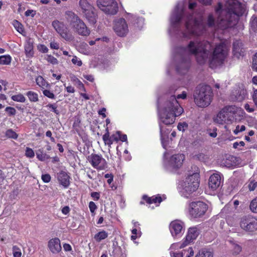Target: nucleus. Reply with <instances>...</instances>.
<instances>
[{"mask_svg": "<svg viewBox=\"0 0 257 257\" xmlns=\"http://www.w3.org/2000/svg\"><path fill=\"white\" fill-rule=\"evenodd\" d=\"M228 51L227 46L223 43L213 47L207 41H190L186 48H178L176 50L175 57L179 59L176 66L177 71L184 73L188 69L189 54L194 55L197 62L200 64L208 62L212 68L221 66L227 58Z\"/></svg>", "mask_w": 257, "mask_h": 257, "instance_id": "nucleus-1", "label": "nucleus"}, {"mask_svg": "<svg viewBox=\"0 0 257 257\" xmlns=\"http://www.w3.org/2000/svg\"><path fill=\"white\" fill-rule=\"evenodd\" d=\"M196 6V3L190 2L188 14H187L185 11V2H179L170 17L169 32L173 33L179 31L185 25V30L182 32L183 37L190 39L202 34L206 29V25L203 22L202 13L194 12Z\"/></svg>", "mask_w": 257, "mask_h": 257, "instance_id": "nucleus-2", "label": "nucleus"}, {"mask_svg": "<svg viewBox=\"0 0 257 257\" xmlns=\"http://www.w3.org/2000/svg\"><path fill=\"white\" fill-rule=\"evenodd\" d=\"M186 97L187 93L183 91L177 96L174 95H171L162 103L158 105L161 139L164 148H166V139H167L169 134V130L166 129L165 126L173 124L176 117L180 116L184 111L177 99H185Z\"/></svg>", "mask_w": 257, "mask_h": 257, "instance_id": "nucleus-3", "label": "nucleus"}, {"mask_svg": "<svg viewBox=\"0 0 257 257\" xmlns=\"http://www.w3.org/2000/svg\"><path fill=\"white\" fill-rule=\"evenodd\" d=\"M244 6L237 0H227L224 6L218 3L215 9L218 15L216 22L212 15L208 16L207 26L225 29L232 27L237 24L238 18L245 13Z\"/></svg>", "mask_w": 257, "mask_h": 257, "instance_id": "nucleus-4", "label": "nucleus"}, {"mask_svg": "<svg viewBox=\"0 0 257 257\" xmlns=\"http://www.w3.org/2000/svg\"><path fill=\"white\" fill-rule=\"evenodd\" d=\"M199 185V175L197 173L188 175L178 185V189L182 196L188 198L196 191Z\"/></svg>", "mask_w": 257, "mask_h": 257, "instance_id": "nucleus-5", "label": "nucleus"}, {"mask_svg": "<svg viewBox=\"0 0 257 257\" xmlns=\"http://www.w3.org/2000/svg\"><path fill=\"white\" fill-rule=\"evenodd\" d=\"M67 21L72 30L81 36L87 37L90 34V29L85 23L73 12H66Z\"/></svg>", "mask_w": 257, "mask_h": 257, "instance_id": "nucleus-6", "label": "nucleus"}, {"mask_svg": "<svg viewBox=\"0 0 257 257\" xmlns=\"http://www.w3.org/2000/svg\"><path fill=\"white\" fill-rule=\"evenodd\" d=\"M195 104L200 107L208 106L212 101L213 92L208 85L197 87L193 95Z\"/></svg>", "mask_w": 257, "mask_h": 257, "instance_id": "nucleus-7", "label": "nucleus"}, {"mask_svg": "<svg viewBox=\"0 0 257 257\" xmlns=\"http://www.w3.org/2000/svg\"><path fill=\"white\" fill-rule=\"evenodd\" d=\"M208 205L202 201L189 203L186 207V212L193 218L202 217L208 210Z\"/></svg>", "mask_w": 257, "mask_h": 257, "instance_id": "nucleus-8", "label": "nucleus"}, {"mask_svg": "<svg viewBox=\"0 0 257 257\" xmlns=\"http://www.w3.org/2000/svg\"><path fill=\"white\" fill-rule=\"evenodd\" d=\"M185 160V156L183 154H176L171 155L165 163V167L172 172H176L182 166Z\"/></svg>", "mask_w": 257, "mask_h": 257, "instance_id": "nucleus-9", "label": "nucleus"}, {"mask_svg": "<svg viewBox=\"0 0 257 257\" xmlns=\"http://www.w3.org/2000/svg\"><path fill=\"white\" fill-rule=\"evenodd\" d=\"M52 25L60 36L67 41L74 40V37L66 25L58 20H55Z\"/></svg>", "mask_w": 257, "mask_h": 257, "instance_id": "nucleus-10", "label": "nucleus"}, {"mask_svg": "<svg viewBox=\"0 0 257 257\" xmlns=\"http://www.w3.org/2000/svg\"><path fill=\"white\" fill-rule=\"evenodd\" d=\"M98 7L104 13L115 15L118 10V4L115 0H97Z\"/></svg>", "mask_w": 257, "mask_h": 257, "instance_id": "nucleus-11", "label": "nucleus"}, {"mask_svg": "<svg viewBox=\"0 0 257 257\" xmlns=\"http://www.w3.org/2000/svg\"><path fill=\"white\" fill-rule=\"evenodd\" d=\"M79 6L88 22L94 24L96 22V13L93 7L87 0H80Z\"/></svg>", "mask_w": 257, "mask_h": 257, "instance_id": "nucleus-12", "label": "nucleus"}, {"mask_svg": "<svg viewBox=\"0 0 257 257\" xmlns=\"http://www.w3.org/2000/svg\"><path fill=\"white\" fill-rule=\"evenodd\" d=\"M239 226L246 232H253L257 230V219L250 215L244 216L240 219Z\"/></svg>", "mask_w": 257, "mask_h": 257, "instance_id": "nucleus-13", "label": "nucleus"}, {"mask_svg": "<svg viewBox=\"0 0 257 257\" xmlns=\"http://www.w3.org/2000/svg\"><path fill=\"white\" fill-rule=\"evenodd\" d=\"M232 117L228 112L227 106L222 108L216 115H214L212 119L213 122L219 125L230 124L233 123Z\"/></svg>", "mask_w": 257, "mask_h": 257, "instance_id": "nucleus-14", "label": "nucleus"}, {"mask_svg": "<svg viewBox=\"0 0 257 257\" xmlns=\"http://www.w3.org/2000/svg\"><path fill=\"white\" fill-rule=\"evenodd\" d=\"M113 30L117 35L123 37L128 32V24L123 18H118L113 21Z\"/></svg>", "mask_w": 257, "mask_h": 257, "instance_id": "nucleus-15", "label": "nucleus"}, {"mask_svg": "<svg viewBox=\"0 0 257 257\" xmlns=\"http://www.w3.org/2000/svg\"><path fill=\"white\" fill-rule=\"evenodd\" d=\"M185 228L184 222L180 220L172 221L169 226L171 234L174 238L181 236L185 231Z\"/></svg>", "mask_w": 257, "mask_h": 257, "instance_id": "nucleus-16", "label": "nucleus"}, {"mask_svg": "<svg viewBox=\"0 0 257 257\" xmlns=\"http://www.w3.org/2000/svg\"><path fill=\"white\" fill-rule=\"evenodd\" d=\"M88 161L92 166L98 170H103L107 167L106 161L101 156L91 154L88 157Z\"/></svg>", "mask_w": 257, "mask_h": 257, "instance_id": "nucleus-17", "label": "nucleus"}, {"mask_svg": "<svg viewBox=\"0 0 257 257\" xmlns=\"http://www.w3.org/2000/svg\"><path fill=\"white\" fill-rule=\"evenodd\" d=\"M222 183L221 175L218 173H215L210 176L208 181V189L212 194L221 186Z\"/></svg>", "mask_w": 257, "mask_h": 257, "instance_id": "nucleus-18", "label": "nucleus"}, {"mask_svg": "<svg viewBox=\"0 0 257 257\" xmlns=\"http://www.w3.org/2000/svg\"><path fill=\"white\" fill-rule=\"evenodd\" d=\"M227 107L228 112L232 117L233 123L234 121H239L244 118L245 112L241 108L234 105H228Z\"/></svg>", "mask_w": 257, "mask_h": 257, "instance_id": "nucleus-19", "label": "nucleus"}, {"mask_svg": "<svg viewBox=\"0 0 257 257\" xmlns=\"http://www.w3.org/2000/svg\"><path fill=\"white\" fill-rule=\"evenodd\" d=\"M47 247L50 251L55 254L59 253L62 250L60 240L57 237L50 239L48 242Z\"/></svg>", "mask_w": 257, "mask_h": 257, "instance_id": "nucleus-20", "label": "nucleus"}, {"mask_svg": "<svg viewBox=\"0 0 257 257\" xmlns=\"http://www.w3.org/2000/svg\"><path fill=\"white\" fill-rule=\"evenodd\" d=\"M57 180L60 185L64 188H67L70 185V176L64 171H60L57 174Z\"/></svg>", "mask_w": 257, "mask_h": 257, "instance_id": "nucleus-21", "label": "nucleus"}, {"mask_svg": "<svg viewBox=\"0 0 257 257\" xmlns=\"http://www.w3.org/2000/svg\"><path fill=\"white\" fill-rule=\"evenodd\" d=\"M199 234L198 229L196 227H190L188 229L184 242L187 245L196 239Z\"/></svg>", "mask_w": 257, "mask_h": 257, "instance_id": "nucleus-22", "label": "nucleus"}, {"mask_svg": "<svg viewBox=\"0 0 257 257\" xmlns=\"http://www.w3.org/2000/svg\"><path fill=\"white\" fill-rule=\"evenodd\" d=\"M239 159L232 155H227L222 161V164L227 168L234 167L238 165Z\"/></svg>", "mask_w": 257, "mask_h": 257, "instance_id": "nucleus-23", "label": "nucleus"}, {"mask_svg": "<svg viewBox=\"0 0 257 257\" xmlns=\"http://www.w3.org/2000/svg\"><path fill=\"white\" fill-rule=\"evenodd\" d=\"M233 53L234 56L237 58L242 57L244 54V51L242 48V44L238 41H236L233 45Z\"/></svg>", "mask_w": 257, "mask_h": 257, "instance_id": "nucleus-24", "label": "nucleus"}, {"mask_svg": "<svg viewBox=\"0 0 257 257\" xmlns=\"http://www.w3.org/2000/svg\"><path fill=\"white\" fill-rule=\"evenodd\" d=\"M143 198L144 200H146L148 203L150 204L152 203L155 204L156 206H158L159 205V204H160L162 201V198L160 196L149 197L146 195H144Z\"/></svg>", "mask_w": 257, "mask_h": 257, "instance_id": "nucleus-25", "label": "nucleus"}, {"mask_svg": "<svg viewBox=\"0 0 257 257\" xmlns=\"http://www.w3.org/2000/svg\"><path fill=\"white\" fill-rule=\"evenodd\" d=\"M235 99L238 101H241L245 98L247 95V91L244 88H239L234 92Z\"/></svg>", "mask_w": 257, "mask_h": 257, "instance_id": "nucleus-26", "label": "nucleus"}, {"mask_svg": "<svg viewBox=\"0 0 257 257\" xmlns=\"http://www.w3.org/2000/svg\"><path fill=\"white\" fill-rule=\"evenodd\" d=\"M36 82L41 87L42 90L45 88H50V84L41 76H39L36 78Z\"/></svg>", "mask_w": 257, "mask_h": 257, "instance_id": "nucleus-27", "label": "nucleus"}, {"mask_svg": "<svg viewBox=\"0 0 257 257\" xmlns=\"http://www.w3.org/2000/svg\"><path fill=\"white\" fill-rule=\"evenodd\" d=\"M213 253L212 251L207 249H202L200 250L195 255V257H213Z\"/></svg>", "mask_w": 257, "mask_h": 257, "instance_id": "nucleus-28", "label": "nucleus"}, {"mask_svg": "<svg viewBox=\"0 0 257 257\" xmlns=\"http://www.w3.org/2000/svg\"><path fill=\"white\" fill-rule=\"evenodd\" d=\"M108 236V233L105 231L102 230L96 233L94 235V239L97 242H100L102 240H103L107 238Z\"/></svg>", "mask_w": 257, "mask_h": 257, "instance_id": "nucleus-29", "label": "nucleus"}, {"mask_svg": "<svg viewBox=\"0 0 257 257\" xmlns=\"http://www.w3.org/2000/svg\"><path fill=\"white\" fill-rule=\"evenodd\" d=\"M29 100L31 102H36L39 100L38 94L32 91H29L26 93Z\"/></svg>", "mask_w": 257, "mask_h": 257, "instance_id": "nucleus-30", "label": "nucleus"}, {"mask_svg": "<svg viewBox=\"0 0 257 257\" xmlns=\"http://www.w3.org/2000/svg\"><path fill=\"white\" fill-rule=\"evenodd\" d=\"M12 58L10 55H2L0 56V65H9L11 63Z\"/></svg>", "mask_w": 257, "mask_h": 257, "instance_id": "nucleus-31", "label": "nucleus"}, {"mask_svg": "<svg viewBox=\"0 0 257 257\" xmlns=\"http://www.w3.org/2000/svg\"><path fill=\"white\" fill-rule=\"evenodd\" d=\"M33 45L32 43L28 42L25 46V53L27 56H32L33 55Z\"/></svg>", "mask_w": 257, "mask_h": 257, "instance_id": "nucleus-32", "label": "nucleus"}, {"mask_svg": "<svg viewBox=\"0 0 257 257\" xmlns=\"http://www.w3.org/2000/svg\"><path fill=\"white\" fill-rule=\"evenodd\" d=\"M13 100L20 102H25L26 99L23 94L21 93H18L16 95H13L11 97Z\"/></svg>", "mask_w": 257, "mask_h": 257, "instance_id": "nucleus-33", "label": "nucleus"}, {"mask_svg": "<svg viewBox=\"0 0 257 257\" xmlns=\"http://www.w3.org/2000/svg\"><path fill=\"white\" fill-rule=\"evenodd\" d=\"M13 25L15 27V29L20 34H23L24 32L22 25L18 21H13Z\"/></svg>", "mask_w": 257, "mask_h": 257, "instance_id": "nucleus-34", "label": "nucleus"}, {"mask_svg": "<svg viewBox=\"0 0 257 257\" xmlns=\"http://www.w3.org/2000/svg\"><path fill=\"white\" fill-rule=\"evenodd\" d=\"M36 155L37 158L41 161H45L50 158V156L46 154H44L43 152L39 150L37 153Z\"/></svg>", "mask_w": 257, "mask_h": 257, "instance_id": "nucleus-35", "label": "nucleus"}, {"mask_svg": "<svg viewBox=\"0 0 257 257\" xmlns=\"http://www.w3.org/2000/svg\"><path fill=\"white\" fill-rule=\"evenodd\" d=\"M187 246L186 243L183 240L182 242L174 243L171 244L170 249L172 250H175L182 248Z\"/></svg>", "mask_w": 257, "mask_h": 257, "instance_id": "nucleus-36", "label": "nucleus"}, {"mask_svg": "<svg viewBox=\"0 0 257 257\" xmlns=\"http://www.w3.org/2000/svg\"><path fill=\"white\" fill-rule=\"evenodd\" d=\"M249 208L252 212L257 213V196L250 202Z\"/></svg>", "mask_w": 257, "mask_h": 257, "instance_id": "nucleus-37", "label": "nucleus"}, {"mask_svg": "<svg viewBox=\"0 0 257 257\" xmlns=\"http://www.w3.org/2000/svg\"><path fill=\"white\" fill-rule=\"evenodd\" d=\"M42 92L45 96L52 99H55V95L54 93L50 90L47 89V88H45L42 90Z\"/></svg>", "mask_w": 257, "mask_h": 257, "instance_id": "nucleus-38", "label": "nucleus"}, {"mask_svg": "<svg viewBox=\"0 0 257 257\" xmlns=\"http://www.w3.org/2000/svg\"><path fill=\"white\" fill-rule=\"evenodd\" d=\"M103 140L105 145L110 146L113 143V140H112L111 136L110 137L108 133H106L103 136Z\"/></svg>", "mask_w": 257, "mask_h": 257, "instance_id": "nucleus-39", "label": "nucleus"}, {"mask_svg": "<svg viewBox=\"0 0 257 257\" xmlns=\"http://www.w3.org/2000/svg\"><path fill=\"white\" fill-rule=\"evenodd\" d=\"M132 235L131 236V239L133 240H135L137 237H139L141 235V232L140 230H138L137 228H134L132 230Z\"/></svg>", "mask_w": 257, "mask_h": 257, "instance_id": "nucleus-40", "label": "nucleus"}, {"mask_svg": "<svg viewBox=\"0 0 257 257\" xmlns=\"http://www.w3.org/2000/svg\"><path fill=\"white\" fill-rule=\"evenodd\" d=\"M257 187V182H255L253 180H250L247 185V187L250 191L255 190Z\"/></svg>", "mask_w": 257, "mask_h": 257, "instance_id": "nucleus-41", "label": "nucleus"}, {"mask_svg": "<svg viewBox=\"0 0 257 257\" xmlns=\"http://www.w3.org/2000/svg\"><path fill=\"white\" fill-rule=\"evenodd\" d=\"M46 60L49 63L55 65L58 63L57 59L51 55H47L45 57Z\"/></svg>", "mask_w": 257, "mask_h": 257, "instance_id": "nucleus-42", "label": "nucleus"}, {"mask_svg": "<svg viewBox=\"0 0 257 257\" xmlns=\"http://www.w3.org/2000/svg\"><path fill=\"white\" fill-rule=\"evenodd\" d=\"M72 63L75 65L78 66H81L82 65V62L80 58L76 56H73L71 60Z\"/></svg>", "mask_w": 257, "mask_h": 257, "instance_id": "nucleus-43", "label": "nucleus"}, {"mask_svg": "<svg viewBox=\"0 0 257 257\" xmlns=\"http://www.w3.org/2000/svg\"><path fill=\"white\" fill-rule=\"evenodd\" d=\"M6 136L10 138L16 139L18 138V135L12 130H9L6 132Z\"/></svg>", "mask_w": 257, "mask_h": 257, "instance_id": "nucleus-44", "label": "nucleus"}, {"mask_svg": "<svg viewBox=\"0 0 257 257\" xmlns=\"http://www.w3.org/2000/svg\"><path fill=\"white\" fill-rule=\"evenodd\" d=\"M46 107L48 108L50 110L55 112L56 114H58L59 113V111L57 108V107L56 104L49 103L46 105Z\"/></svg>", "mask_w": 257, "mask_h": 257, "instance_id": "nucleus-45", "label": "nucleus"}, {"mask_svg": "<svg viewBox=\"0 0 257 257\" xmlns=\"http://www.w3.org/2000/svg\"><path fill=\"white\" fill-rule=\"evenodd\" d=\"M188 124L185 122H180L178 123L177 128L180 131L184 132L188 128Z\"/></svg>", "mask_w": 257, "mask_h": 257, "instance_id": "nucleus-46", "label": "nucleus"}, {"mask_svg": "<svg viewBox=\"0 0 257 257\" xmlns=\"http://www.w3.org/2000/svg\"><path fill=\"white\" fill-rule=\"evenodd\" d=\"M183 254L186 257H193L194 255V251L192 247H189L187 250H183Z\"/></svg>", "mask_w": 257, "mask_h": 257, "instance_id": "nucleus-47", "label": "nucleus"}, {"mask_svg": "<svg viewBox=\"0 0 257 257\" xmlns=\"http://www.w3.org/2000/svg\"><path fill=\"white\" fill-rule=\"evenodd\" d=\"M245 130V126L243 125L241 126L237 125L235 129L233 131V133L235 135H237L239 133L242 132Z\"/></svg>", "mask_w": 257, "mask_h": 257, "instance_id": "nucleus-48", "label": "nucleus"}, {"mask_svg": "<svg viewBox=\"0 0 257 257\" xmlns=\"http://www.w3.org/2000/svg\"><path fill=\"white\" fill-rule=\"evenodd\" d=\"M137 22L134 23L136 27L138 28H141L144 24V20L142 18L137 19Z\"/></svg>", "mask_w": 257, "mask_h": 257, "instance_id": "nucleus-49", "label": "nucleus"}, {"mask_svg": "<svg viewBox=\"0 0 257 257\" xmlns=\"http://www.w3.org/2000/svg\"><path fill=\"white\" fill-rule=\"evenodd\" d=\"M26 156L29 158H33L35 156V153L33 150L29 148H27L26 150Z\"/></svg>", "mask_w": 257, "mask_h": 257, "instance_id": "nucleus-50", "label": "nucleus"}, {"mask_svg": "<svg viewBox=\"0 0 257 257\" xmlns=\"http://www.w3.org/2000/svg\"><path fill=\"white\" fill-rule=\"evenodd\" d=\"M13 255L14 257H21L22 255L21 251L20 249L16 246L13 247Z\"/></svg>", "mask_w": 257, "mask_h": 257, "instance_id": "nucleus-51", "label": "nucleus"}, {"mask_svg": "<svg viewBox=\"0 0 257 257\" xmlns=\"http://www.w3.org/2000/svg\"><path fill=\"white\" fill-rule=\"evenodd\" d=\"M244 108L248 112H252L254 110L253 106L248 103H245L244 105Z\"/></svg>", "mask_w": 257, "mask_h": 257, "instance_id": "nucleus-52", "label": "nucleus"}, {"mask_svg": "<svg viewBox=\"0 0 257 257\" xmlns=\"http://www.w3.org/2000/svg\"><path fill=\"white\" fill-rule=\"evenodd\" d=\"M244 145H245V144H244V142H243V141H240L239 142H235L233 144V147L234 149H237L239 150H241V149H240V147H243L244 146Z\"/></svg>", "mask_w": 257, "mask_h": 257, "instance_id": "nucleus-53", "label": "nucleus"}, {"mask_svg": "<svg viewBox=\"0 0 257 257\" xmlns=\"http://www.w3.org/2000/svg\"><path fill=\"white\" fill-rule=\"evenodd\" d=\"M41 178L43 181L45 183H49L51 180V176L48 174L42 175Z\"/></svg>", "mask_w": 257, "mask_h": 257, "instance_id": "nucleus-54", "label": "nucleus"}, {"mask_svg": "<svg viewBox=\"0 0 257 257\" xmlns=\"http://www.w3.org/2000/svg\"><path fill=\"white\" fill-rule=\"evenodd\" d=\"M6 111L11 115H15L16 112V109L12 107H7Z\"/></svg>", "mask_w": 257, "mask_h": 257, "instance_id": "nucleus-55", "label": "nucleus"}, {"mask_svg": "<svg viewBox=\"0 0 257 257\" xmlns=\"http://www.w3.org/2000/svg\"><path fill=\"white\" fill-rule=\"evenodd\" d=\"M252 69L257 71V53L254 55L252 60Z\"/></svg>", "mask_w": 257, "mask_h": 257, "instance_id": "nucleus-56", "label": "nucleus"}, {"mask_svg": "<svg viewBox=\"0 0 257 257\" xmlns=\"http://www.w3.org/2000/svg\"><path fill=\"white\" fill-rule=\"evenodd\" d=\"M38 49L41 52L47 53L48 51V48L44 45H39L38 46Z\"/></svg>", "mask_w": 257, "mask_h": 257, "instance_id": "nucleus-57", "label": "nucleus"}, {"mask_svg": "<svg viewBox=\"0 0 257 257\" xmlns=\"http://www.w3.org/2000/svg\"><path fill=\"white\" fill-rule=\"evenodd\" d=\"M241 251V247L238 244H234L233 246V253L235 254H238Z\"/></svg>", "mask_w": 257, "mask_h": 257, "instance_id": "nucleus-58", "label": "nucleus"}, {"mask_svg": "<svg viewBox=\"0 0 257 257\" xmlns=\"http://www.w3.org/2000/svg\"><path fill=\"white\" fill-rule=\"evenodd\" d=\"M89 208L91 212H94L96 209V206L92 201H91L89 204Z\"/></svg>", "mask_w": 257, "mask_h": 257, "instance_id": "nucleus-59", "label": "nucleus"}, {"mask_svg": "<svg viewBox=\"0 0 257 257\" xmlns=\"http://www.w3.org/2000/svg\"><path fill=\"white\" fill-rule=\"evenodd\" d=\"M50 48L52 49H58L59 48V44L56 42H51L50 43Z\"/></svg>", "mask_w": 257, "mask_h": 257, "instance_id": "nucleus-60", "label": "nucleus"}, {"mask_svg": "<svg viewBox=\"0 0 257 257\" xmlns=\"http://www.w3.org/2000/svg\"><path fill=\"white\" fill-rule=\"evenodd\" d=\"M117 136H118L119 140L122 142H125L127 140V136L126 135H121L120 132H117Z\"/></svg>", "mask_w": 257, "mask_h": 257, "instance_id": "nucleus-61", "label": "nucleus"}, {"mask_svg": "<svg viewBox=\"0 0 257 257\" xmlns=\"http://www.w3.org/2000/svg\"><path fill=\"white\" fill-rule=\"evenodd\" d=\"M63 246L65 251H70L72 250L71 246L68 243H64Z\"/></svg>", "mask_w": 257, "mask_h": 257, "instance_id": "nucleus-62", "label": "nucleus"}, {"mask_svg": "<svg viewBox=\"0 0 257 257\" xmlns=\"http://www.w3.org/2000/svg\"><path fill=\"white\" fill-rule=\"evenodd\" d=\"M61 211L63 214L67 215L70 212V208L68 206H66L62 208Z\"/></svg>", "mask_w": 257, "mask_h": 257, "instance_id": "nucleus-63", "label": "nucleus"}, {"mask_svg": "<svg viewBox=\"0 0 257 257\" xmlns=\"http://www.w3.org/2000/svg\"><path fill=\"white\" fill-rule=\"evenodd\" d=\"M83 77L90 82H93L94 80L93 76L92 75H83Z\"/></svg>", "mask_w": 257, "mask_h": 257, "instance_id": "nucleus-64", "label": "nucleus"}]
</instances>
